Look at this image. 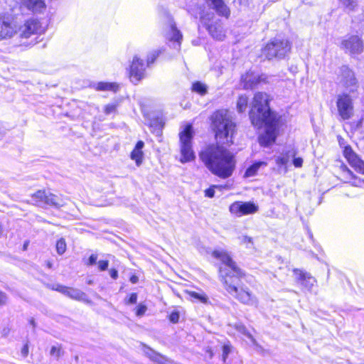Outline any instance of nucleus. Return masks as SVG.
Masks as SVG:
<instances>
[{
  "label": "nucleus",
  "instance_id": "8",
  "mask_svg": "<svg viewBox=\"0 0 364 364\" xmlns=\"http://www.w3.org/2000/svg\"><path fill=\"white\" fill-rule=\"evenodd\" d=\"M201 23L205 27L213 38L220 41L225 38L226 31L223 23L219 19L215 18L213 14L203 16Z\"/></svg>",
  "mask_w": 364,
  "mask_h": 364
},
{
  "label": "nucleus",
  "instance_id": "53",
  "mask_svg": "<svg viewBox=\"0 0 364 364\" xmlns=\"http://www.w3.org/2000/svg\"><path fill=\"white\" fill-rule=\"evenodd\" d=\"M3 233V227L0 225V237L2 235Z\"/></svg>",
  "mask_w": 364,
  "mask_h": 364
},
{
  "label": "nucleus",
  "instance_id": "5",
  "mask_svg": "<svg viewBox=\"0 0 364 364\" xmlns=\"http://www.w3.org/2000/svg\"><path fill=\"white\" fill-rule=\"evenodd\" d=\"M284 122L282 117L280 116L267 118L264 119L260 125H254L257 128L262 127L264 128V133L259 137V142L261 146H268L275 141L278 127Z\"/></svg>",
  "mask_w": 364,
  "mask_h": 364
},
{
  "label": "nucleus",
  "instance_id": "41",
  "mask_svg": "<svg viewBox=\"0 0 364 364\" xmlns=\"http://www.w3.org/2000/svg\"><path fill=\"white\" fill-rule=\"evenodd\" d=\"M137 301V294L136 293H132L127 301H126V304H135Z\"/></svg>",
  "mask_w": 364,
  "mask_h": 364
},
{
  "label": "nucleus",
  "instance_id": "6",
  "mask_svg": "<svg viewBox=\"0 0 364 364\" xmlns=\"http://www.w3.org/2000/svg\"><path fill=\"white\" fill-rule=\"evenodd\" d=\"M337 84L350 94L356 93L359 87L354 72L346 66L340 68Z\"/></svg>",
  "mask_w": 364,
  "mask_h": 364
},
{
  "label": "nucleus",
  "instance_id": "12",
  "mask_svg": "<svg viewBox=\"0 0 364 364\" xmlns=\"http://www.w3.org/2000/svg\"><path fill=\"white\" fill-rule=\"evenodd\" d=\"M229 210L236 217H242L257 213L258 206L252 202L236 201L230 205Z\"/></svg>",
  "mask_w": 364,
  "mask_h": 364
},
{
  "label": "nucleus",
  "instance_id": "22",
  "mask_svg": "<svg viewBox=\"0 0 364 364\" xmlns=\"http://www.w3.org/2000/svg\"><path fill=\"white\" fill-rule=\"evenodd\" d=\"M167 28H168L167 38L169 39V41L176 42L178 47L179 48L181 43L183 36L180 31L177 29L174 22L171 18L168 20Z\"/></svg>",
  "mask_w": 364,
  "mask_h": 364
},
{
  "label": "nucleus",
  "instance_id": "28",
  "mask_svg": "<svg viewBox=\"0 0 364 364\" xmlns=\"http://www.w3.org/2000/svg\"><path fill=\"white\" fill-rule=\"evenodd\" d=\"M187 294L191 299L198 300L201 303L206 304L208 302L207 295L201 290L199 291H188Z\"/></svg>",
  "mask_w": 364,
  "mask_h": 364
},
{
  "label": "nucleus",
  "instance_id": "37",
  "mask_svg": "<svg viewBox=\"0 0 364 364\" xmlns=\"http://www.w3.org/2000/svg\"><path fill=\"white\" fill-rule=\"evenodd\" d=\"M289 161V158L287 156H278L276 159V162L278 165L282 166L286 165Z\"/></svg>",
  "mask_w": 364,
  "mask_h": 364
},
{
  "label": "nucleus",
  "instance_id": "10",
  "mask_svg": "<svg viewBox=\"0 0 364 364\" xmlns=\"http://www.w3.org/2000/svg\"><path fill=\"white\" fill-rule=\"evenodd\" d=\"M18 29L16 22L11 16L0 15V40L11 38Z\"/></svg>",
  "mask_w": 364,
  "mask_h": 364
},
{
  "label": "nucleus",
  "instance_id": "27",
  "mask_svg": "<svg viewBox=\"0 0 364 364\" xmlns=\"http://www.w3.org/2000/svg\"><path fill=\"white\" fill-rule=\"evenodd\" d=\"M267 164L264 161H257L250 166L245 171L244 176L250 178L255 176L258 170L262 166H267Z\"/></svg>",
  "mask_w": 364,
  "mask_h": 364
},
{
  "label": "nucleus",
  "instance_id": "17",
  "mask_svg": "<svg viewBox=\"0 0 364 364\" xmlns=\"http://www.w3.org/2000/svg\"><path fill=\"white\" fill-rule=\"evenodd\" d=\"M340 170V177L343 182L350 183L353 186L356 187L364 186V180L355 176L346 165H341Z\"/></svg>",
  "mask_w": 364,
  "mask_h": 364
},
{
  "label": "nucleus",
  "instance_id": "50",
  "mask_svg": "<svg viewBox=\"0 0 364 364\" xmlns=\"http://www.w3.org/2000/svg\"><path fill=\"white\" fill-rule=\"evenodd\" d=\"M21 353L23 354V356H26L28 353V346H24L23 348H22V350H21Z\"/></svg>",
  "mask_w": 364,
  "mask_h": 364
},
{
  "label": "nucleus",
  "instance_id": "51",
  "mask_svg": "<svg viewBox=\"0 0 364 364\" xmlns=\"http://www.w3.org/2000/svg\"><path fill=\"white\" fill-rule=\"evenodd\" d=\"M130 282L132 284H136L138 282V277H136L135 275L132 276L130 278Z\"/></svg>",
  "mask_w": 364,
  "mask_h": 364
},
{
  "label": "nucleus",
  "instance_id": "26",
  "mask_svg": "<svg viewBox=\"0 0 364 364\" xmlns=\"http://www.w3.org/2000/svg\"><path fill=\"white\" fill-rule=\"evenodd\" d=\"M95 88L100 91H113L117 92L119 85L115 82H100L95 85Z\"/></svg>",
  "mask_w": 364,
  "mask_h": 364
},
{
  "label": "nucleus",
  "instance_id": "44",
  "mask_svg": "<svg viewBox=\"0 0 364 364\" xmlns=\"http://www.w3.org/2000/svg\"><path fill=\"white\" fill-rule=\"evenodd\" d=\"M294 166L296 168H300L302 166L303 159L301 158H295L293 160Z\"/></svg>",
  "mask_w": 364,
  "mask_h": 364
},
{
  "label": "nucleus",
  "instance_id": "2",
  "mask_svg": "<svg viewBox=\"0 0 364 364\" xmlns=\"http://www.w3.org/2000/svg\"><path fill=\"white\" fill-rule=\"evenodd\" d=\"M212 256L224 264L223 267H220V274L226 291L245 304H257V298L247 288L239 287V280L243 273L228 252L223 250H215L212 252Z\"/></svg>",
  "mask_w": 364,
  "mask_h": 364
},
{
  "label": "nucleus",
  "instance_id": "11",
  "mask_svg": "<svg viewBox=\"0 0 364 364\" xmlns=\"http://www.w3.org/2000/svg\"><path fill=\"white\" fill-rule=\"evenodd\" d=\"M336 105L339 115L343 119H348L351 117L353 111V100L348 94L338 95Z\"/></svg>",
  "mask_w": 364,
  "mask_h": 364
},
{
  "label": "nucleus",
  "instance_id": "32",
  "mask_svg": "<svg viewBox=\"0 0 364 364\" xmlns=\"http://www.w3.org/2000/svg\"><path fill=\"white\" fill-rule=\"evenodd\" d=\"M67 245L65 240L63 238H60L56 242V251L60 255L65 253L66 251Z\"/></svg>",
  "mask_w": 364,
  "mask_h": 364
},
{
  "label": "nucleus",
  "instance_id": "55",
  "mask_svg": "<svg viewBox=\"0 0 364 364\" xmlns=\"http://www.w3.org/2000/svg\"><path fill=\"white\" fill-rule=\"evenodd\" d=\"M31 323L32 325H34V321H33V319H31Z\"/></svg>",
  "mask_w": 364,
  "mask_h": 364
},
{
  "label": "nucleus",
  "instance_id": "18",
  "mask_svg": "<svg viewBox=\"0 0 364 364\" xmlns=\"http://www.w3.org/2000/svg\"><path fill=\"white\" fill-rule=\"evenodd\" d=\"M18 30H19L22 38H28L41 31V26L38 21L31 19L26 21Z\"/></svg>",
  "mask_w": 364,
  "mask_h": 364
},
{
  "label": "nucleus",
  "instance_id": "36",
  "mask_svg": "<svg viewBox=\"0 0 364 364\" xmlns=\"http://www.w3.org/2000/svg\"><path fill=\"white\" fill-rule=\"evenodd\" d=\"M146 306L144 304H140L137 307L136 310V314L137 316H143L146 311Z\"/></svg>",
  "mask_w": 364,
  "mask_h": 364
},
{
  "label": "nucleus",
  "instance_id": "38",
  "mask_svg": "<svg viewBox=\"0 0 364 364\" xmlns=\"http://www.w3.org/2000/svg\"><path fill=\"white\" fill-rule=\"evenodd\" d=\"M116 110V105L114 104H109L105 107V112L106 114H109Z\"/></svg>",
  "mask_w": 364,
  "mask_h": 364
},
{
  "label": "nucleus",
  "instance_id": "43",
  "mask_svg": "<svg viewBox=\"0 0 364 364\" xmlns=\"http://www.w3.org/2000/svg\"><path fill=\"white\" fill-rule=\"evenodd\" d=\"M50 354L55 357H59L60 355V349L58 347L53 346L50 350Z\"/></svg>",
  "mask_w": 364,
  "mask_h": 364
},
{
  "label": "nucleus",
  "instance_id": "24",
  "mask_svg": "<svg viewBox=\"0 0 364 364\" xmlns=\"http://www.w3.org/2000/svg\"><path fill=\"white\" fill-rule=\"evenodd\" d=\"M144 146V142L142 141H139L131 153V159L135 161L138 166L141 164L143 161L144 153L142 151V149Z\"/></svg>",
  "mask_w": 364,
  "mask_h": 364
},
{
  "label": "nucleus",
  "instance_id": "16",
  "mask_svg": "<svg viewBox=\"0 0 364 364\" xmlns=\"http://www.w3.org/2000/svg\"><path fill=\"white\" fill-rule=\"evenodd\" d=\"M293 272L296 281L304 288L311 291L317 282L316 279L309 273L303 272L301 269H294Z\"/></svg>",
  "mask_w": 364,
  "mask_h": 364
},
{
  "label": "nucleus",
  "instance_id": "46",
  "mask_svg": "<svg viewBox=\"0 0 364 364\" xmlns=\"http://www.w3.org/2000/svg\"><path fill=\"white\" fill-rule=\"evenodd\" d=\"M7 301V296L6 295L0 291V306L4 305L6 303Z\"/></svg>",
  "mask_w": 364,
  "mask_h": 364
},
{
  "label": "nucleus",
  "instance_id": "1",
  "mask_svg": "<svg viewBox=\"0 0 364 364\" xmlns=\"http://www.w3.org/2000/svg\"><path fill=\"white\" fill-rule=\"evenodd\" d=\"M211 120L217 143L204 147L199 153V158L213 175L225 179L232 175L237 161L235 155L223 145L229 146L233 144L236 125L227 109L214 112Z\"/></svg>",
  "mask_w": 364,
  "mask_h": 364
},
{
  "label": "nucleus",
  "instance_id": "42",
  "mask_svg": "<svg viewBox=\"0 0 364 364\" xmlns=\"http://www.w3.org/2000/svg\"><path fill=\"white\" fill-rule=\"evenodd\" d=\"M159 53L158 51H155L153 53H151V55L148 57L147 63H153L154 60L159 56Z\"/></svg>",
  "mask_w": 364,
  "mask_h": 364
},
{
  "label": "nucleus",
  "instance_id": "14",
  "mask_svg": "<svg viewBox=\"0 0 364 364\" xmlns=\"http://www.w3.org/2000/svg\"><path fill=\"white\" fill-rule=\"evenodd\" d=\"M145 77V66L137 56L133 58L129 70V77L132 82L138 83Z\"/></svg>",
  "mask_w": 364,
  "mask_h": 364
},
{
  "label": "nucleus",
  "instance_id": "49",
  "mask_svg": "<svg viewBox=\"0 0 364 364\" xmlns=\"http://www.w3.org/2000/svg\"><path fill=\"white\" fill-rule=\"evenodd\" d=\"M6 134V130L5 129L0 125V140L4 138V136Z\"/></svg>",
  "mask_w": 364,
  "mask_h": 364
},
{
  "label": "nucleus",
  "instance_id": "21",
  "mask_svg": "<svg viewBox=\"0 0 364 364\" xmlns=\"http://www.w3.org/2000/svg\"><path fill=\"white\" fill-rule=\"evenodd\" d=\"M261 80V77L253 72H247L241 78L242 87L246 90L253 88Z\"/></svg>",
  "mask_w": 364,
  "mask_h": 364
},
{
  "label": "nucleus",
  "instance_id": "54",
  "mask_svg": "<svg viewBox=\"0 0 364 364\" xmlns=\"http://www.w3.org/2000/svg\"><path fill=\"white\" fill-rule=\"evenodd\" d=\"M48 267L49 268H50V267H51V264H50V262H48Z\"/></svg>",
  "mask_w": 364,
  "mask_h": 364
},
{
  "label": "nucleus",
  "instance_id": "52",
  "mask_svg": "<svg viewBox=\"0 0 364 364\" xmlns=\"http://www.w3.org/2000/svg\"><path fill=\"white\" fill-rule=\"evenodd\" d=\"M207 352H208V353H209V354H210V358H212V357H213V355L212 350H207Z\"/></svg>",
  "mask_w": 364,
  "mask_h": 364
},
{
  "label": "nucleus",
  "instance_id": "20",
  "mask_svg": "<svg viewBox=\"0 0 364 364\" xmlns=\"http://www.w3.org/2000/svg\"><path fill=\"white\" fill-rule=\"evenodd\" d=\"M143 351L152 361L159 364H173L172 360H169L166 356L158 353L148 346H144Z\"/></svg>",
  "mask_w": 364,
  "mask_h": 364
},
{
  "label": "nucleus",
  "instance_id": "3",
  "mask_svg": "<svg viewBox=\"0 0 364 364\" xmlns=\"http://www.w3.org/2000/svg\"><path fill=\"white\" fill-rule=\"evenodd\" d=\"M269 101L270 97L267 93L257 92L255 95L250 112V118L253 125H260L264 119L281 116L270 110Z\"/></svg>",
  "mask_w": 364,
  "mask_h": 364
},
{
  "label": "nucleus",
  "instance_id": "13",
  "mask_svg": "<svg viewBox=\"0 0 364 364\" xmlns=\"http://www.w3.org/2000/svg\"><path fill=\"white\" fill-rule=\"evenodd\" d=\"M363 48V43L358 36H349L343 39L341 44V48L351 55L360 54Z\"/></svg>",
  "mask_w": 364,
  "mask_h": 364
},
{
  "label": "nucleus",
  "instance_id": "15",
  "mask_svg": "<svg viewBox=\"0 0 364 364\" xmlns=\"http://www.w3.org/2000/svg\"><path fill=\"white\" fill-rule=\"evenodd\" d=\"M343 155L349 164L358 172L364 174V161L353 151L351 147L346 146Z\"/></svg>",
  "mask_w": 364,
  "mask_h": 364
},
{
  "label": "nucleus",
  "instance_id": "9",
  "mask_svg": "<svg viewBox=\"0 0 364 364\" xmlns=\"http://www.w3.org/2000/svg\"><path fill=\"white\" fill-rule=\"evenodd\" d=\"M32 200L36 205H48L59 208L63 206L65 203L62 198L45 191H38L32 196Z\"/></svg>",
  "mask_w": 364,
  "mask_h": 364
},
{
  "label": "nucleus",
  "instance_id": "34",
  "mask_svg": "<svg viewBox=\"0 0 364 364\" xmlns=\"http://www.w3.org/2000/svg\"><path fill=\"white\" fill-rule=\"evenodd\" d=\"M341 3L348 10H353L357 6L358 0H339Z\"/></svg>",
  "mask_w": 364,
  "mask_h": 364
},
{
  "label": "nucleus",
  "instance_id": "48",
  "mask_svg": "<svg viewBox=\"0 0 364 364\" xmlns=\"http://www.w3.org/2000/svg\"><path fill=\"white\" fill-rule=\"evenodd\" d=\"M109 275L112 279H116L118 277V272L115 269H109Z\"/></svg>",
  "mask_w": 364,
  "mask_h": 364
},
{
  "label": "nucleus",
  "instance_id": "39",
  "mask_svg": "<svg viewBox=\"0 0 364 364\" xmlns=\"http://www.w3.org/2000/svg\"><path fill=\"white\" fill-rule=\"evenodd\" d=\"M97 264L98 267L101 271L106 270L109 265V262L107 260H100Z\"/></svg>",
  "mask_w": 364,
  "mask_h": 364
},
{
  "label": "nucleus",
  "instance_id": "31",
  "mask_svg": "<svg viewBox=\"0 0 364 364\" xmlns=\"http://www.w3.org/2000/svg\"><path fill=\"white\" fill-rule=\"evenodd\" d=\"M235 326L236 330H237L239 333H242V334H243V335L246 336L248 338H250V341H251L253 343H255V338H253V336H252V335L248 332V331L246 329V328H245V326L244 325L240 324V323H237V324H235Z\"/></svg>",
  "mask_w": 364,
  "mask_h": 364
},
{
  "label": "nucleus",
  "instance_id": "19",
  "mask_svg": "<svg viewBox=\"0 0 364 364\" xmlns=\"http://www.w3.org/2000/svg\"><path fill=\"white\" fill-rule=\"evenodd\" d=\"M53 289L73 299L84 300L85 298V293L77 289L67 287L60 284H55L53 287Z\"/></svg>",
  "mask_w": 364,
  "mask_h": 364
},
{
  "label": "nucleus",
  "instance_id": "40",
  "mask_svg": "<svg viewBox=\"0 0 364 364\" xmlns=\"http://www.w3.org/2000/svg\"><path fill=\"white\" fill-rule=\"evenodd\" d=\"M178 319H179V314L177 311L172 312L169 316V320L172 323H177L178 321Z\"/></svg>",
  "mask_w": 364,
  "mask_h": 364
},
{
  "label": "nucleus",
  "instance_id": "33",
  "mask_svg": "<svg viewBox=\"0 0 364 364\" xmlns=\"http://www.w3.org/2000/svg\"><path fill=\"white\" fill-rule=\"evenodd\" d=\"M240 243L246 246L247 248H253L252 238L247 235H242L239 237Z\"/></svg>",
  "mask_w": 364,
  "mask_h": 364
},
{
  "label": "nucleus",
  "instance_id": "30",
  "mask_svg": "<svg viewBox=\"0 0 364 364\" xmlns=\"http://www.w3.org/2000/svg\"><path fill=\"white\" fill-rule=\"evenodd\" d=\"M192 90L200 95H204L207 93V86L200 82H196L192 85Z\"/></svg>",
  "mask_w": 364,
  "mask_h": 364
},
{
  "label": "nucleus",
  "instance_id": "56",
  "mask_svg": "<svg viewBox=\"0 0 364 364\" xmlns=\"http://www.w3.org/2000/svg\"><path fill=\"white\" fill-rule=\"evenodd\" d=\"M36 43V41H32V44L34 45Z\"/></svg>",
  "mask_w": 364,
  "mask_h": 364
},
{
  "label": "nucleus",
  "instance_id": "47",
  "mask_svg": "<svg viewBox=\"0 0 364 364\" xmlns=\"http://www.w3.org/2000/svg\"><path fill=\"white\" fill-rule=\"evenodd\" d=\"M97 256L96 255H90V257H89V259H88L87 264L88 265H92V264H95L96 261H97Z\"/></svg>",
  "mask_w": 364,
  "mask_h": 364
},
{
  "label": "nucleus",
  "instance_id": "35",
  "mask_svg": "<svg viewBox=\"0 0 364 364\" xmlns=\"http://www.w3.org/2000/svg\"><path fill=\"white\" fill-rule=\"evenodd\" d=\"M231 352V346L229 344H225L223 347V361L225 363L226 361V359L228 356V355Z\"/></svg>",
  "mask_w": 364,
  "mask_h": 364
},
{
  "label": "nucleus",
  "instance_id": "29",
  "mask_svg": "<svg viewBox=\"0 0 364 364\" xmlns=\"http://www.w3.org/2000/svg\"><path fill=\"white\" fill-rule=\"evenodd\" d=\"M248 104V97L242 95L239 96L237 101V110L238 112H243L246 110Z\"/></svg>",
  "mask_w": 364,
  "mask_h": 364
},
{
  "label": "nucleus",
  "instance_id": "7",
  "mask_svg": "<svg viewBox=\"0 0 364 364\" xmlns=\"http://www.w3.org/2000/svg\"><path fill=\"white\" fill-rule=\"evenodd\" d=\"M290 50V46L287 40L274 39L267 44L262 50V55L267 59L283 58Z\"/></svg>",
  "mask_w": 364,
  "mask_h": 364
},
{
  "label": "nucleus",
  "instance_id": "4",
  "mask_svg": "<svg viewBox=\"0 0 364 364\" xmlns=\"http://www.w3.org/2000/svg\"><path fill=\"white\" fill-rule=\"evenodd\" d=\"M193 134L194 132L191 124L184 126L179 132L181 154L179 161L183 164L192 161L196 158L192 146Z\"/></svg>",
  "mask_w": 364,
  "mask_h": 364
},
{
  "label": "nucleus",
  "instance_id": "25",
  "mask_svg": "<svg viewBox=\"0 0 364 364\" xmlns=\"http://www.w3.org/2000/svg\"><path fill=\"white\" fill-rule=\"evenodd\" d=\"M214 6V9L219 15L228 18L230 15V9L223 0H210Z\"/></svg>",
  "mask_w": 364,
  "mask_h": 364
},
{
  "label": "nucleus",
  "instance_id": "23",
  "mask_svg": "<svg viewBox=\"0 0 364 364\" xmlns=\"http://www.w3.org/2000/svg\"><path fill=\"white\" fill-rule=\"evenodd\" d=\"M21 4L33 12H41L45 8L43 0H21Z\"/></svg>",
  "mask_w": 364,
  "mask_h": 364
},
{
  "label": "nucleus",
  "instance_id": "45",
  "mask_svg": "<svg viewBox=\"0 0 364 364\" xmlns=\"http://www.w3.org/2000/svg\"><path fill=\"white\" fill-rule=\"evenodd\" d=\"M205 196L208 198H213L215 195V191L213 188H210L205 191Z\"/></svg>",
  "mask_w": 364,
  "mask_h": 364
}]
</instances>
